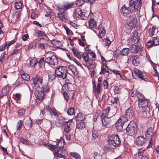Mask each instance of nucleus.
<instances>
[{"instance_id": "1", "label": "nucleus", "mask_w": 159, "mask_h": 159, "mask_svg": "<svg viewBox=\"0 0 159 159\" xmlns=\"http://www.w3.org/2000/svg\"><path fill=\"white\" fill-rule=\"evenodd\" d=\"M110 110L111 108L109 106L102 111L100 117L102 121V125L104 126L107 127L111 125V120L110 118L111 116V115L109 114Z\"/></svg>"}, {"instance_id": "2", "label": "nucleus", "mask_w": 159, "mask_h": 159, "mask_svg": "<svg viewBox=\"0 0 159 159\" xmlns=\"http://www.w3.org/2000/svg\"><path fill=\"white\" fill-rule=\"evenodd\" d=\"M68 71L64 66H58L55 70V73L59 80H63L66 78Z\"/></svg>"}, {"instance_id": "3", "label": "nucleus", "mask_w": 159, "mask_h": 159, "mask_svg": "<svg viewBox=\"0 0 159 159\" xmlns=\"http://www.w3.org/2000/svg\"><path fill=\"white\" fill-rule=\"evenodd\" d=\"M49 147L54 151V157L57 158H63L65 159L66 156L67 155V150L64 149L58 148L55 145L50 144Z\"/></svg>"}, {"instance_id": "4", "label": "nucleus", "mask_w": 159, "mask_h": 159, "mask_svg": "<svg viewBox=\"0 0 159 159\" xmlns=\"http://www.w3.org/2000/svg\"><path fill=\"white\" fill-rule=\"evenodd\" d=\"M148 101L147 99L139 102V106L142 111L145 117L148 116L150 114V109L148 106Z\"/></svg>"}, {"instance_id": "5", "label": "nucleus", "mask_w": 159, "mask_h": 159, "mask_svg": "<svg viewBox=\"0 0 159 159\" xmlns=\"http://www.w3.org/2000/svg\"><path fill=\"white\" fill-rule=\"evenodd\" d=\"M126 133L127 135L133 136L137 133L136 124L133 121H131L126 128Z\"/></svg>"}, {"instance_id": "6", "label": "nucleus", "mask_w": 159, "mask_h": 159, "mask_svg": "<svg viewBox=\"0 0 159 159\" xmlns=\"http://www.w3.org/2000/svg\"><path fill=\"white\" fill-rule=\"evenodd\" d=\"M121 140L117 134L111 135L109 139V143L110 145L115 147L119 146L120 144Z\"/></svg>"}, {"instance_id": "7", "label": "nucleus", "mask_w": 159, "mask_h": 159, "mask_svg": "<svg viewBox=\"0 0 159 159\" xmlns=\"http://www.w3.org/2000/svg\"><path fill=\"white\" fill-rule=\"evenodd\" d=\"M129 7H133L134 5V8L135 11H138L139 13L140 12V9L142 5V0H129Z\"/></svg>"}, {"instance_id": "8", "label": "nucleus", "mask_w": 159, "mask_h": 159, "mask_svg": "<svg viewBox=\"0 0 159 159\" xmlns=\"http://www.w3.org/2000/svg\"><path fill=\"white\" fill-rule=\"evenodd\" d=\"M33 85L34 87L39 89L40 86L42 84L43 79L42 76L39 75H36L32 78Z\"/></svg>"}, {"instance_id": "9", "label": "nucleus", "mask_w": 159, "mask_h": 159, "mask_svg": "<svg viewBox=\"0 0 159 159\" xmlns=\"http://www.w3.org/2000/svg\"><path fill=\"white\" fill-rule=\"evenodd\" d=\"M45 61L49 65L54 66L57 65L58 61L56 56L53 55L47 57L45 59Z\"/></svg>"}, {"instance_id": "10", "label": "nucleus", "mask_w": 159, "mask_h": 159, "mask_svg": "<svg viewBox=\"0 0 159 159\" xmlns=\"http://www.w3.org/2000/svg\"><path fill=\"white\" fill-rule=\"evenodd\" d=\"M146 142V138L143 136L140 135L137 137L135 143L136 145L142 146H144Z\"/></svg>"}, {"instance_id": "11", "label": "nucleus", "mask_w": 159, "mask_h": 159, "mask_svg": "<svg viewBox=\"0 0 159 159\" xmlns=\"http://www.w3.org/2000/svg\"><path fill=\"white\" fill-rule=\"evenodd\" d=\"M130 7H127L126 6L125 4L121 7L120 9L121 13L125 17H129L130 15H129L130 13L132 12V11H131V10L130 8Z\"/></svg>"}, {"instance_id": "12", "label": "nucleus", "mask_w": 159, "mask_h": 159, "mask_svg": "<svg viewBox=\"0 0 159 159\" xmlns=\"http://www.w3.org/2000/svg\"><path fill=\"white\" fill-rule=\"evenodd\" d=\"M134 72L141 80H143L144 81H148V80L147 76L144 75L143 73L140 70L137 69H135Z\"/></svg>"}, {"instance_id": "13", "label": "nucleus", "mask_w": 159, "mask_h": 159, "mask_svg": "<svg viewBox=\"0 0 159 159\" xmlns=\"http://www.w3.org/2000/svg\"><path fill=\"white\" fill-rule=\"evenodd\" d=\"M74 3L72 2H66L61 6L60 8L66 11V10L74 8Z\"/></svg>"}, {"instance_id": "14", "label": "nucleus", "mask_w": 159, "mask_h": 159, "mask_svg": "<svg viewBox=\"0 0 159 159\" xmlns=\"http://www.w3.org/2000/svg\"><path fill=\"white\" fill-rule=\"evenodd\" d=\"M126 121V120L124 119V117L121 116L116 122V126L117 129L122 130L124 123Z\"/></svg>"}, {"instance_id": "15", "label": "nucleus", "mask_w": 159, "mask_h": 159, "mask_svg": "<svg viewBox=\"0 0 159 159\" xmlns=\"http://www.w3.org/2000/svg\"><path fill=\"white\" fill-rule=\"evenodd\" d=\"M134 114L133 108L130 107L126 110L125 115L122 116V117H124V119H126L127 121L129 119H132L133 118Z\"/></svg>"}, {"instance_id": "16", "label": "nucleus", "mask_w": 159, "mask_h": 159, "mask_svg": "<svg viewBox=\"0 0 159 159\" xmlns=\"http://www.w3.org/2000/svg\"><path fill=\"white\" fill-rule=\"evenodd\" d=\"M57 16L60 19L64 21H66L68 20V12L65 11L62 12L58 13Z\"/></svg>"}, {"instance_id": "17", "label": "nucleus", "mask_w": 159, "mask_h": 159, "mask_svg": "<svg viewBox=\"0 0 159 159\" xmlns=\"http://www.w3.org/2000/svg\"><path fill=\"white\" fill-rule=\"evenodd\" d=\"M34 94L37 99L40 101L43 100L44 96V92L39 89H36L34 92Z\"/></svg>"}, {"instance_id": "18", "label": "nucleus", "mask_w": 159, "mask_h": 159, "mask_svg": "<svg viewBox=\"0 0 159 159\" xmlns=\"http://www.w3.org/2000/svg\"><path fill=\"white\" fill-rule=\"evenodd\" d=\"M83 13L80 8H77L74 11L73 14L74 16L76 18H80L81 17H84V15Z\"/></svg>"}, {"instance_id": "19", "label": "nucleus", "mask_w": 159, "mask_h": 159, "mask_svg": "<svg viewBox=\"0 0 159 159\" xmlns=\"http://www.w3.org/2000/svg\"><path fill=\"white\" fill-rule=\"evenodd\" d=\"M10 87L8 85L2 88V93L0 94V98H2L3 96H7L10 92Z\"/></svg>"}, {"instance_id": "20", "label": "nucleus", "mask_w": 159, "mask_h": 159, "mask_svg": "<svg viewBox=\"0 0 159 159\" xmlns=\"http://www.w3.org/2000/svg\"><path fill=\"white\" fill-rule=\"evenodd\" d=\"M71 84V83L69 82H68L67 80L66 81L65 84L62 87V92L63 94L64 97L65 99L66 100V101H68L69 99V96L68 95V94L65 91V89L66 87H68V84Z\"/></svg>"}, {"instance_id": "21", "label": "nucleus", "mask_w": 159, "mask_h": 159, "mask_svg": "<svg viewBox=\"0 0 159 159\" xmlns=\"http://www.w3.org/2000/svg\"><path fill=\"white\" fill-rule=\"evenodd\" d=\"M132 38H130L129 39L134 43L137 44L139 40V36L138 35V32L136 31L133 32Z\"/></svg>"}, {"instance_id": "22", "label": "nucleus", "mask_w": 159, "mask_h": 159, "mask_svg": "<svg viewBox=\"0 0 159 159\" xmlns=\"http://www.w3.org/2000/svg\"><path fill=\"white\" fill-rule=\"evenodd\" d=\"M64 128L73 129L75 127V124L73 122L72 120H70L65 122L64 123Z\"/></svg>"}, {"instance_id": "23", "label": "nucleus", "mask_w": 159, "mask_h": 159, "mask_svg": "<svg viewBox=\"0 0 159 159\" xmlns=\"http://www.w3.org/2000/svg\"><path fill=\"white\" fill-rule=\"evenodd\" d=\"M131 61L132 64L135 66H138L139 63V58L138 55H132Z\"/></svg>"}, {"instance_id": "24", "label": "nucleus", "mask_w": 159, "mask_h": 159, "mask_svg": "<svg viewBox=\"0 0 159 159\" xmlns=\"http://www.w3.org/2000/svg\"><path fill=\"white\" fill-rule=\"evenodd\" d=\"M72 129H68L64 128V133L65 134L66 139L67 140H70V139L71 134V131Z\"/></svg>"}, {"instance_id": "25", "label": "nucleus", "mask_w": 159, "mask_h": 159, "mask_svg": "<svg viewBox=\"0 0 159 159\" xmlns=\"http://www.w3.org/2000/svg\"><path fill=\"white\" fill-rule=\"evenodd\" d=\"M154 128L152 127L149 128L145 133L146 137L148 139H151L154 135Z\"/></svg>"}, {"instance_id": "26", "label": "nucleus", "mask_w": 159, "mask_h": 159, "mask_svg": "<svg viewBox=\"0 0 159 159\" xmlns=\"http://www.w3.org/2000/svg\"><path fill=\"white\" fill-rule=\"evenodd\" d=\"M130 19L131 20L129 23L132 25V26L135 27L137 23V19L135 14L131 15L129 17Z\"/></svg>"}, {"instance_id": "27", "label": "nucleus", "mask_w": 159, "mask_h": 159, "mask_svg": "<svg viewBox=\"0 0 159 159\" xmlns=\"http://www.w3.org/2000/svg\"><path fill=\"white\" fill-rule=\"evenodd\" d=\"M99 31L98 37L100 39L104 37L106 34V30L104 27L100 25L98 28Z\"/></svg>"}, {"instance_id": "28", "label": "nucleus", "mask_w": 159, "mask_h": 159, "mask_svg": "<svg viewBox=\"0 0 159 159\" xmlns=\"http://www.w3.org/2000/svg\"><path fill=\"white\" fill-rule=\"evenodd\" d=\"M25 128L26 130H28L31 128L33 124L32 121L30 118H28L26 119L25 122Z\"/></svg>"}, {"instance_id": "29", "label": "nucleus", "mask_w": 159, "mask_h": 159, "mask_svg": "<svg viewBox=\"0 0 159 159\" xmlns=\"http://www.w3.org/2000/svg\"><path fill=\"white\" fill-rule=\"evenodd\" d=\"M65 144V142L63 139L61 138L57 141L56 145H55L58 148L63 149V147Z\"/></svg>"}, {"instance_id": "30", "label": "nucleus", "mask_w": 159, "mask_h": 159, "mask_svg": "<svg viewBox=\"0 0 159 159\" xmlns=\"http://www.w3.org/2000/svg\"><path fill=\"white\" fill-rule=\"evenodd\" d=\"M107 63H103V65H102V67H101V71L99 73V74L100 75L103 74L105 72L107 73H110L109 71L108 70L109 68L107 66Z\"/></svg>"}, {"instance_id": "31", "label": "nucleus", "mask_w": 159, "mask_h": 159, "mask_svg": "<svg viewBox=\"0 0 159 159\" xmlns=\"http://www.w3.org/2000/svg\"><path fill=\"white\" fill-rule=\"evenodd\" d=\"M85 127V123L84 121H80L77 123L76 125V128L79 131H81Z\"/></svg>"}, {"instance_id": "32", "label": "nucleus", "mask_w": 159, "mask_h": 159, "mask_svg": "<svg viewBox=\"0 0 159 159\" xmlns=\"http://www.w3.org/2000/svg\"><path fill=\"white\" fill-rule=\"evenodd\" d=\"M86 65L88 68L89 70L92 69L96 66H94L95 62L93 59H89V61L86 62Z\"/></svg>"}, {"instance_id": "33", "label": "nucleus", "mask_w": 159, "mask_h": 159, "mask_svg": "<svg viewBox=\"0 0 159 159\" xmlns=\"http://www.w3.org/2000/svg\"><path fill=\"white\" fill-rule=\"evenodd\" d=\"M102 86L100 84H97V87L93 89V92L96 94L98 95L102 91Z\"/></svg>"}, {"instance_id": "34", "label": "nucleus", "mask_w": 159, "mask_h": 159, "mask_svg": "<svg viewBox=\"0 0 159 159\" xmlns=\"http://www.w3.org/2000/svg\"><path fill=\"white\" fill-rule=\"evenodd\" d=\"M89 26L90 28H95L97 26V23L95 20L93 18L90 19L89 21Z\"/></svg>"}, {"instance_id": "35", "label": "nucleus", "mask_w": 159, "mask_h": 159, "mask_svg": "<svg viewBox=\"0 0 159 159\" xmlns=\"http://www.w3.org/2000/svg\"><path fill=\"white\" fill-rule=\"evenodd\" d=\"M139 50V47L137 45L134 44L132 45L130 51L132 53H137Z\"/></svg>"}, {"instance_id": "36", "label": "nucleus", "mask_w": 159, "mask_h": 159, "mask_svg": "<svg viewBox=\"0 0 159 159\" xmlns=\"http://www.w3.org/2000/svg\"><path fill=\"white\" fill-rule=\"evenodd\" d=\"M84 118V116L83 115V113L81 112H80L75 116L76 121H83Z\"/></svg>"}, {"instance_id": "37", "label": "nucleus", "mask_w": 159, "mask_h": 159, "mask_svg": "<svg viewBox=\"0 0 159 159\" xmlns=\"http://www.w3.org/2000/svg\"><path fill=\"white\" fill-rule=\"evenodd\" d=\"M71 50L72 51L75 56L79 60H80L81 59L82 57L81 55V54L78 52L76 49L74 47H73L71 49Z\"/></svg>"}, {"instance_id": "38", "label": "nucleus", "mask_w": 159, "mask_h": 159, "mask_svg": "<svg viewBox=\"0 0 159 159\" xmlns=\"http://www.w3.org/2000/svg\"><path fill=\"white\" fill-rule=\"evenodd\" d=\"M68 68L72 71L75 75H78L77 69L73 65H70L68 66Z\"/></svg>"}, {"instance_id": "39", "label": "nucleus", "mask_w": 159, "mask_h": 159, "mask_svg": "<svg viewBox=\"0 0 159 159\" xmlns=\"http://www.w3.org/2000/svg\"><path fill=\"white\" fill-rule=\"evenodd\" d=\"M21 77L24 80L26 81L29 80L30 79V76L27 73L24 72H20Z\"/></svg>"}, {"instance_id": "40", "label": "nucleus", "mask_w": 159, "mask_h": 159, "mask_svg": "<svg viewBox=\"0 0 159 159\" xmlns=\"http://www.w3.org/2000/svg\"><path fill=\"white\" fill-rule=\"evenodd\" d=\"M136 96L138 98L139 102L147 99L143 94L140 92H138L136 93Z\"/></svg>"}, {"instance_id": "41", "label": "nucleus", "mask_w": 159, "mask_h": 159, "mask_svg": "<svg viewBox=\"0 0 159 159\" xmlns=\"http://www.w3.org/2000/svg\"><path fill=\"white\" fill-rule=\"evenodd\" d=\"M129 49L128 48H124L122 50L120 51V54L122 56H127L129 53Z\"/></svg>"}, {"instance_id": "42", "label": "nucleus", "mask_w": 159, "mask_h": 159, "mask_svg": "<svg viewBox=\"0 0 159 159\" xmlns=\"http://www.w3.org/2000/svg\"><path fill=\"white\" fill-rule=\"evenodd\" d=\"M65 122L63 119H57L55 122V125L58 127L62 126L63 124H64Z\"/></svg>"}, {"instance_id": "43", "label": "nucleus", "mask_w": 159, "mask_h": 159, "mask_svg": "<svg viewBox=\"0 0 159 159\" xmlns=\"http://www.w3.org/2000/svg\"><path fill=\"white\" fill-rule=\"evenodd\" d=\"M43 92H48L50 89V86L48 85V83L44 84L42 86Z\"/></svg>"}, {"instance_id": "44", "label": "nucleus", "mask_w": 159, "mask_h": 159, "mask_svg": "<svg viewBox=\"0 0 159 159\" xmlns=\"http://www.w3.org/2000/svg\"><path fill=\"white\" fill-rule=\"evenodd\" d=\"M98 134L97 131L94 130L92 131V140L93 141H96L98 138Z\"/></svg>"}, {"instance_id": "45", "label": "nucleus", "mask_w": 159, "mask_h": 159, "mask_svg": "<svg viewBox=\"0 0 159 159\" xmlns=\"http://www.w3.org/2000/svg\"><path fill=\"white\" fill-rule=\"evenodd\" d=\"M67 114L70 116L74 115L75 114V109L74 107H70L67 110Z\"/></svg>"}, {"instance_id": "46", "label": "nucleus", "mask_w": 159, "mask_h": 159, "mask_svg": "<svg viewBox=\"0 0 159 159\" xmlns=\"http://www.w3.org/2000/svg\"><path fill=\"white\" fill-rule=\"evenodd\" d=\"M70 154L72 157L75 159H81L80 155L77 152H71L70 153Z\"/></svg>"}, {"instance_id": "47", "label": "nucleus", "mask_w": 159, "mask_h": 159, "mask_svg": "<svg viewBox=\"0 0 159 159\" xmlns=\"http://www.w3.org/2000/svg\"><path fill=\"white\" fill-rule=\"evenodd\" d=\"M22 3L20 1L16 2L15 3L14 6L16 10H19L22 7Z\"/></svg>"}, {"instance_id": "48", "label": "nucleus", "mask_w": 159, "mask_h": 159, "mask_svg": "<svg viewBox=\"0 0 159 159\" xmlns=\"http://www.w3.org/2000/svg\"><path fill=\"white\" fill-rule=\"evenodd\" d=\"M38 61L37 59H32L30 61V64L32 67H34L37 64Z\"/></svg>"}, {"instance_id": "49", "label": "nucleus", "mask_w": 159, "mask_h": 159, "mask_svg": "<svg viewBox=\"0 0 159 159\" xmlns=\"http://www.w3.org/2000/svg\"><path fill=\"white\" fill-rule=\"evenodd\" d=\"M39 12L37 11H33L31 14V18L32 19H35L37 18L39 16Z\"/></svg>"}, {"instance_id": "50", "label": "nucleus", "mask_w": 159, "mask_h": 159, "mask_svg": "<svg viewBox=\"0 0 159 159\" xmlns=\"http://www.w3.org/2000/svg\"><path fill=\"white\" fill-rule=\"evenodd\" d=\"M23 124V122L21 120H20L18 121L16 126L17 131L20 130L21 128L22 127Z\"/></svg>"}, {"instance_id": "51", "label": "nucleus", "mask_w": 159, "mask_h": 159, "mask_svg": "<svg viewBox=\"0 0 159 159\" xmlns=\"http://www.w3.org/2000/svg\"><path fill=\"white\" fill-rule=\"evenodd\" d=\"M155 30V28L154 27H152L149 29L148 32L150 36H152L154 35Z\"/></svg>"}, {"instance_id": "52", "label": "nucleus", "mask_w": 159, "mask_h": 159, "mask_svg": "<svg viewBox=\"0 0 159 159\" xmlns=\"http://www.w3.org/2000/svg\"><path fill=\"white\" fill-rule=\"evenodd\" d=\"M113 90L115 94H120V93L121 89L118 86H115L113 88Z\"/></svg>"}, {"instance_id": "53", "label": "nucleus", "mask_w": 159, "mask_h": 159, "mask_svg": "<svg viewBox=\"0 0 159 159\" xmlns=\"http://www.w3.org/2000/svg\"><path fill=\"white\" fill-rule=\"evenodd\" d=\"M52 46H50L49 45L46 44L45 46V50L46 52H51L53 50Z\"/></svg>"}, {"instance_id": "54", "label": "nucleus", "mask_w": 159, "mask_h": 159, "mask_svg": "<svg viewBox=\"0 0 159 159\" xmlns=\"http://www.w3.org/2000/svg\"><path fill=\"white\" fill-rule=\"evenodd\" d=\"M35 35L36 36L38 37L45 36L44 33L40 30H38L36 32Z\"/></svg>"}, {"instance_id": "55", "label": "nucleus", "mask_w": 159, "mask_h": 159, "mask_svg": "<svg viewBox=\"0 0 159 159\" xmlns=\"http://www.w3.org/2000/svg\"><path fill=\"white\" fill-rule=\"evenodd\" d=\"M152 41L154 46H157L159 44V40L157 37L153 38Z\"/></svg>"}, {"instance_id": "56", "label": "nucleus", "mask_w": 159, "mask_h": 159, "mask_svg": "<svg viewBox=\"0 0 159 159\" xmlns=\"http://www.w3.org/2000/svg\"><path fill=\"white\" fill-rule=\"evenodd\" d=\"M7 54L5 52H4L2 54L0 58V61L1 63L3 62L4 61H5V58Z\"/></svg>"}, {"instance_id": "57", "label": "nucleus", "mask_w": 159, "mask_h": 159, "mask_svg": "<svg viewBox=\"0 0 159 159\" xmlns=\"http://www.w3.org/2000/svg\"><path fill=\"white\" fill-rule=\"evenodd\" d=\"M82 57L85 62H87L89 60V55L86 53L83 54Z\"/></svg>"}, {"instance_id": "58", "label": "nucleus", "mask_w": 159, "mask_h": 159, "mask_svg": "<svg viewBox=\"0 0 159 159\" xmlns=\"http://www.w3.org/2000/svg\"><path fill=\"white\" fill-rule=\"evenodd\" d=\"M15 99L17 101L19 100L21 98V94L20 93H16L14 96Z\"/></svg>"}, {"instance_id": "59", "label": "nucleus", "mask_w": 159, "mask_h": 159, "mask_svg": "<svg viewBox=\"0 0 159 159\" xmlns=\"http://www.w3.org/2000/svg\"><path fill=\"white\" fill-rule=\"evenodd\" d=\"M153 46L154 45L152 40H149L146 43V47L148 48H149Z\"/></svg>"}, {"instance_id": "60", "label": "nucleus", "mask_w": 159, "mask_h": 159, "mask_svg": "<svg viewBox=\"0 0 159 159\" xmlns=\"http://www.w3.org/2000/svg\"><path fill=\"white\" fill-rule=\"evenodd\" d=\"M25 110L22 109V108L20 109L18 111V113L21 116H23L25 113Z\"/></svg>"}, {"instance_id": "61", "label": "nucleus", "mask_w": 159, "mask_h": 159, "mask_svg": "<svg viewBox=\"0 0 159 159\" xmlns=\"http://www.w3.org/2000/svg\"><path fill=\"white\" fill-rule=\"evenodd\" d=\"M20 52V50L16 48H15L12 51L11 53V56H13L16 55Z\"/></svg>"}, {"instance_id": "62", "label": "nucleus", "mask_w": 159, "mask_h": 159, "mask_svg": "<svg viewBox=\"0 0 159 159\" xmlns=\"http://www.w3.org/2000/svg\"><path fill=\"white\" fill-rule=\"evenodd\" d=\"M118 100V98L117 97L115 98H112L111 100V102L112 103L117 104Z\"/></svg>"}, {"instance_id": "63", "label": "nucleus", "mask_w": 159, "mask_h": 159, "mask_svg": "<svg viewBox=\"0 0 159 159\" xmlns=\"http://www.w3.org/2000/svg\"><path fill=\"white\" fill-rule=\"evenodd\" d=\"M52 110H51V111L49 114L52 116L54 115L55 116H58V114L56 112V110L53 108Z\"/></svg>"}, {"instance_id": "64", "label": "nucleus", "mask_w": 159, "mask_h": 159, "mask_svg": "<svg viewBox=\"0 0 159 159\" xmlns=\"http://www.w3.org/2000/svg\"><path fill=\"white\" fill-rule=\"evenodd\" d=\"M103 88L104 89H107L108 87V84L106 80H104L103 81Z\"/></svg>"}]
</instances>
